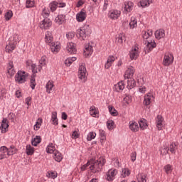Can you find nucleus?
Returning <instances> with one entry per match:
<instances>
[{
	"mask_svg": "<svg viewBox=\"0 0 182 182\" xmlns=\"http://www.w3.org/2000/svg\"><path fill=\"white\" fill-rule=\"evenodd\" d=\"M50 15V11H49V9L48 7H45L43 9L42 16L43 18H48Z\"/></svg>",
	"mask_w": 182,
	"mask_h": 182,
	"instance_id": "50",
	"label": "nucleus"
},
{
	"mask_svg": "<svg viewBox=\"0 0 182 182\" xmlns=\"http://www.w3.org/2000/svg\"><path fill=\"white\" fill-rule=\"evenodd\" d=\"M0 160H4V159H7L9 156V151L6 146H1L0 148Z\"/></svg>",
	"mask_w": 182,
	"mask_h": 182,
	"instance_id": "16",
	"label": "nucleus"
},
{
	"mask_svg": "<svg viewBox=\"0 0 182 182\" xmlns=\"http://www.w3.org/2000/svg\"><path fill=\"white\" fill-rule=\"evenodd\" d=\"M30 83L31 87L33 90V89H35V87L36 86V81H35V75L31 77Z\"/></svg>",
	"mask_w": 182,
	"mask_h": 182,
	"instance_id": "58",
	"label": "nucleus"
},
{
	"mask_svg": "<svg viewBox=\"0 0 182 182\" xmlns=\"http://www.w3.org/2000/svg\"><path fill=\"white\" fill-rule=\"evenodd\" d=\"M91 32L90 26L85 24L80 29L77 30V36L80 41H86V38L90 35Z\"/></svg>",
	"mask_w": 182,
	"mask_h": 182,
	"instance_id": "3",
	"label": "nucleus"
},
{
	"mask_svg": "<svg viewBox=\"0 0 182 182\" xmlns=\"http://www.w3.org/2000/svg\"><path fill=\"white\" fill-rule=\"evenodd\" d=\"M126 39V37H124V33H120L118 34V36L116 38V42L117 45H123V41Z\"/></svg>",
	"mask_w": 182,
	"mask_h": 182,
	"instance_id": "32",
	"label": "nucleus"
},
{
	"mask_svg": "<svg viewBox=\"0 0 182 182\" xmlns=\"http://www.w3.org/2000/svg\"><path fill=\"white\" fill-rule=\"evenodd\" d=\"M124 81H119L117 84L114 85V90L116 92H122L124 89Z\"/></svg>",
	"mask_w": 182,
	"mask_h": 182,
	"instance_id": "22",
	"label": "nucleus"
},
{
	"mask_svg": "<svg viewBox=\"0 0 182 182\" xmlns=\"http://www.w3.org/2000/svg\"><path fill=\"white\" fill-rule=\"evenodd\" d=\"M154 35L156 39L160 40L166 36V31L163 29H159L155 31Z\"/></svg>",
	"mask_w": 182,
	"mask_h": 182,
	"instance_id": "26",
	"label": "nucleus"
},
{
	"mask_svg": "<svg viewBox=\"0 0 182 182\" xmlns=\"http://www.w3.org/2000/svg\"><path fill=\"white\" fill-rule=\"evenodd\" d=\"M1 127L2 129H4V130H6L8 127H9V124H8V119L6 118H4L1 123Z\"/></svg>",
	"mask_w": 182,
	"mask_h": 182,
	"instance_id": "55",
	"label": "nucleus"
},
{
	"mask_svg": "<svg viewBox=\"0 0 182 182\" xmlns=\"http://www.w3.org/2000/svg\"><path fill=\"white\" fill-rule=\"evenodd\" d=\"M169 150L171 151V153H176V150H177V144L176 142L172 143L170 146H169Z\"/></svg>",
	"mask_w": 182,
	"mask_h": 182,
	"instance_id": "53",
	"label": "nucleus"
},
{
	"mask_svg": "<svg viewBox=\"0 0 182 182\" xmlns=\"http://www.w3.org/2000/svg\"><path fill=\"white\" fill-rule=\"evenodd\" d=\"M174 61V56L171 53H166L164 57L163 65L164 66H170Z\"/></svg>",
	"mask_w": 182,
	"mask_h": 182,
	"instance_id": "7",
	"label": "nucleus"
},
{
	"mask_svg": "<svg viewBox=\"0 0 182 182\" xmlns=\"http://www.w3.org/2000/svg\"><path fill=\"white\" fill-rule=\"evenodd\" d=\"M42 123H43V120L42 119V118H38L36 122V124L33 127V129L36 132H38V130L41 129V126H42Z\"/></svg>",
	"mask_w": 182,
	"mask_h": 182,
	"instance_id": "39",
	"label": "nucleus"
},
{
	"mask_svg": "<svg viewBox=\"0 0 182 182\" xmlns=\"http://www.w3.org/2000/svg\"><path fill=\"white\" fill-rule=\"evenodd\" d=\"M28 79V74L25 71H18L15 75V80L17 83H25Z\"/></svg>",
	"mask_w": 182,
	"mask_h": 182,
	"instance_id": "6",
	"label": "nucleus"
},
{
	"mask_svg": "<svg viewBox=\"0 0 182 182\" xmlns=\"http://www.w3.org/2000/svg\"><path fill=\"white\" fill-rule=\"evenodd\" d=\"M87 15L86 14V11L85 10H81L79 13L76 15V19L77 22H83L86 19Z\"/></svg>",
	"mask_w": 182,
	"mask_h": 182,
	"instance_id": "17",
	"label": "nucleus"
},
{
	"mask_svg": "<svg viewBox=\"0 0 182 182\" xmlns=\"http://www.w3.org/2000/svg\"><path fill=\"white\" fill-rule=\"evenodd\" d=\"M154 101V95L152 92L146 93L144 97V105L149 106Z\"/></svg>",
	"mask_w": 182,
	"mask_h": 182,
	"instance_id": "8",
	"label": "nucleus"
},
{
	"mask_svg": "<svg viewBox=\"0 0 182 182\" xmlns=\"http://www.w3.org/2000/svg\"><path fill=\"white\" fill-rule=\"evenodd\" d=\"M93 53V47L90 44H87L85 46L84 55L85 56H90Z\"/></svg>",
	"mask_w": 182,
	"mask_h": 182,
	"instance_id": "23",
	"label": "nucleus"
},
{
	"mask_svg": "<svg viewBox=\"0 0 182 182\" xmlns=\"http://www.w3.org/2000/svg\"><path fill=\"white\" fill-rule=\"evenodd\" d=\"M136 179L138 182H147V174L144 173H139L136 176Z\"/></svg>",
	"mask_w": 182,
	"mask_h": 182,
	"instance_id": "31",
	"label": "nucleus"
},
{
	"mask_svg": "<svg viewBox=\"0 0 182 182\" xmlns=\"http://www.w3.org/2000/svg\"><path fill=\"white\" fill-rule=\"evenodd\" d=\"M107 129H109V130H112L113 129H114V122H113V120L109 119L107 122Z\"/></svg>",
	"mask_w": 182,
	"mask_h": 182,
	"instance_id": "54",
	"label": "nucleus"
},
{
	"mask_svg": "<svg viewBox=\"0 0 182 182\" xmlns=\"http://www.w3.org/2000/svg\"><path fill=\"white\" fill-rule=\"evenodd\" d=\"M151 36H153V30H148L147 31H142L143 39H149Z\"/></svg>",
	"mask_w": 182,
	"mask_h": 182,
	"instance_id": "35",
	"label": "nucleus"
},
{
	"mask_svg": "<svg viewBox=\"0 0 182 182\" xmlns=\"http://www.w3.org/2000/svg\"><path fill=\"white\" fill-rule=\"evenodd\" d=\"M51 122L52 124L54 126H58L59 124V121L58 119V112H53L51 114Z\"/></svg>",
	"mask_w": 182,
	"mask_h": 182,
	"instance_id": "30",
	"label": "nucleus"
},
{
	"mask_svg": "<svg viewBox=\"0 0 182 182\" xmlns=\"http://www.w3.org/2000/svg\"><path fill=\"white\" fill-rule=\"evenodd\" d=\"M19 42V36L18 34L13 35L9 40L7 45L6 46V52L8 53H12L14 50H15V48H16V45H18Z\"/></svg>",
	"mask_w": 182,
	"mask_h": 182,
	"instance_id": "2",
	"label": "nucleus"
},
{
	"mask_svg": "<svg viewBox=\"0 0 182 182\" xmlns=\"http://www.w3.org/2000/svg\"><path fill=\"white\" fill-rule=\"evenodd\" d=\"M116 176H117V169L111 168L106 173L105 180H107V181H113Z\"/></svg>",
	"mask_w": 182,
	"mask_h": 182,
	"instance_id": "9",
	"label": "nucleus"
},
{
	"mask_svg": "<svg viewBox=\"0 0 182 182\" xmlns=\"http://www.w3.org/2000/svg\"><path fill=\"white\" fill-rule=\"evenodd\" d=\"M46 43L48 45H50L52 42L53 41V36L52 35V33L50 31H46Z\"/></svg>",
	"mask_w": 182,
	"mask_h": 182,
	"instance_id": "28",
	"label": "nucleus"
},
{
	"mask_svg": "<svg viewBox=\"0 0 182 182\" xmlns=\"http://www.w3.org/2000/svg\"><path fill=\"white\" fill-rule=\"evenodd\" d=\"M78 78L82 80V83H85L87 79V70L83 63L80 64L78 68Z\"/></svg>",
	"mask_w": 182,
	"mask_h": 182,
	"instance_id": "4",
	"label": "nucleus"
},
{
	"mask_svg": "<svg viewBox=\"0 0 182 182\" xmlns=\"http://www.w3.org/2000/svg\"><path fill=\"white\" fill-rule=\"evenodd\" d=\"M122 12L119 10H111L108 13V16L110 19L116 21V19H119L120 17Z\"/></svg>",
	"mask_w": 182,
	"mask_h": 182,
	"instance_id": "14",
	"label": "nucleus"
},
{
	"mask_svg": "<svg viewBox=\"0 0 182 182\" xmlns=\"http://www.w3.org/2000/svg\"><path fill=\"white\" fill-rule=\"evenodd\" d=\"M131 173L132 171L130 169L127 168H122L121 177H122V178H126V177H129V176H130Z\"/></svg>",
	"mask_w": 182,
	"mask_h": 182,
	"instance_id": "41",
	"label": "nucleus"
},
{
	"mask_svg": "<svg viewBox=\"0 0 182 182\" xmlns=\"http://www.w3.org/2000/svg\"><path fill=\"white\" fill-rule=\"evenodd\" d=\"M129 129L132 132L136 133V132H139V123L134 121L129 122Z\"/></svg>",
	"mask_w": 182,
	"mask_h": 182,
	"instance_id": "25",
	"label": "nucleus"
},
{
	"mask_svg": "<svg viewBox=\"0 0 182 182\" xmlns=\"http://www.w3.org/2000/svg\"><path fill=\"white\" fill-rule=\"evenodd\" d=\"M151 4H153V0H141L139 5L142 8H146L147 6H150Z\"/></svg>",
	"mask_w": 182,
	"mask_h": 182,
	"instance_id": "34",
	"label": "nucleus"
},
{
	"mask_svg": "<svg viewBox=\"0 0 182 182\" xmlns=\"http://www.w3.org/2000/svg\"><path fill=\"white\" fill-rule=\"evenodd\" d=\"M50 45V49L51 52L53 53H58L59 50H60V43L56 42V43H52Z\"/></svg>",
	"mask_w": 182,
	"mask_h": 182,
	"instance_id": "20",
	"label": "nucleus"
},
{
	"mask_svg": "<svg viewBox=\"0 0 182 182\" xmlns=\"http://www.w3.org/2000/svg\"><path fill=\"white\" fill-rule=\"evenodd\" d=\"M105 163H106V161L103 157H100L97 160H91L90 161V166L88 168L93 174L99 173V171L102 170V167L105 166Z\"/></svg>",
	"mask_w": 182,
	"mask_h": 182,
	"instance_id": "1",
	"label": "nucleus"
},
{
	"mask_svg": "<svg viewBox=\"0 0 182 182\" xmlns=\"http://www.w3.org/2000/svg\"><path fill=\"white\" fill-rule=\"evenodd\" d=\"M86 0H78V1L76 3V8H80V6H83Z\"/></svg>",
	"mask_w": 182,
	"mask_h": 182,
	"instance_id": "60",
	"label": "nucleus"
},
{
	"mask_svg": "<svg viewBox=\"0 0 182 182\" xmlns=\"http://www.w3.org/2000/svg\"><path fill=\"white\" fill-rule=\"evenodd\" d=\"M134 4L132 1H127L124 3V14H127V12H132L133 10Z\"/></svg>",
	"mask_w": 182,
	"mask_h": 182,
	"instance_id": "21",
	"label": "nucleus"
},
{
	"mask_svg": "<svg viewBox=\"0 0 182 182\" xmlns=\"http://www.w3.org/2000/svg\"><path fill=\"white\" fill-rule=\"evenodd\" d=\"M141 51L140 50V48L139 47V45H135L132 46L131 50L129 51V58L131 60H136L140 56V53Z\"/></svg>",
	"mask_w": 182,
	"mask_h": 182,
	"instance_id": "5",
	"label": "nucleus"
},
{
	"mask_svg": "<svg viewBox=\"0 0 182 182\" xmlns=\"http://www.w3.org/2000/svg\"><path fill=\"white\" fill-rule=\"evenodd\" d=\"M164 170L166 174H171L173 173V166L167 164L164 166Z\"/></svg>",
	"mask_w": 182,
	"mask_h": 182,
	"instance_id": "45",
	"label": "nucleus"
},
{
	"mask_svg": "<svg viewBox=\"0 0 182 182\" xmlns=\"http://www.w3.org/2000/svg\"><path fill=\"white\" fill-rule=\"evenodd\" d=\"M96 138V132H90L87 136V141H92L93 139Z\"/></svg>",
	"mask_w": 182,
	"mask_h": 182,
	"instance_id": "49",
	"label": "nucleus"
},
{
	"mask_svg": "<svg viewBox=\"0 0 182 182\" xmlns=\"http://www.w3.org/2000/svg\"><path fill=\"white\" fill-rule=\"evenodd\" d=\"M133 75H134V68L129 66L126 70L124 77V79H130L133 77Z\"/></svg>",
	"mask_w": 182,
	"mask_h": 182,
	"instance_id": "18",
	"label": "nucleus"
},
{
	"mask_svg": "<svg viewBox=\"0 0 182 182\" xmlns=\"http://www.w3.org/2000/svg\"><path fill=\"white\" fill-rule=\"evenodd\" d=\"M139 127L142 130H144V129H147V122L146 119H142L139 122Z\"/></svg>",
	"mask_w": 182,
	"mask_h": 182,
	"instance_id": "48",
	"label": "nucleus"
},
{
	"mask_svg": "<svg viewBox=\"0 0 182 182\" xmlns=\"http://www.w3.org/2000/svg\"><path fill=\"white\" fill-rule=\"evenodd\" d=\"M53 157L55 161H58V163H60V161H62V160L63 159V155H62V154L59 152V151H55L53 153Z\"/></svg>",
	"mask_w": 182,
	"mask_h": 182,
	"instance_id": "27",
	"label": "nucleus"
},
{
	"mask_svg": "<svg viewBox=\"0 0 182 182\" xmlns=\"http://www.w3.org/2000/svg\"><path fill=\"white\" fill-rule=\"evenodd\" d=\"M168 153V148L164 146L161 149V154H167Z\"/></svg>",
	"mask_w": 182,
	"mask_h": 182,
	"instance_id": "63",
	"label": "nucleus"
},
{
	"mask_svg": "<svg viewBox=\"0 0 182 182\" xmlns=\"http://www.w3.org/2000/svg\"><path fill=\"white\" fill-rule=\"evenodd\" d=\"M66 38L67 39H69V41H71L73 38H75V32L70 31L67 33Z\"/></svg>",
	"mask_w": 182,
	"mask_h": 182,
	"instance_id": "59",
	"label": "nucleus"
},
{
	"mask_svg": "<svg viewBox=\"0 0 182 182\" xmlns=\"http://www.w3.org/2000/svg\"><path fill=\"white\" fill-rule=\"evenodd\" d=\"M87 167H90V161H89L86 164L81 166V171L87 170Z\"/></svg>",
	"mask_w": 182,
	"mask_h": 182,
	"instance_id": "62",
	"label": "nucleus"
},
{
	"mask_svg": "<svg viewBox=\"0 0 182 182\" xmlns=\"http://www.w3.org/2000/svg\"><path fill=\"white\" fill-rule=\"evenodd\" d=\"M46 63H48V58H46V56L41 57V60H39V65L38 67V72L42 70V67L46 66Z\"/></svg>",
	"mask_w": 182,
	"mask_h": 182,
	"instance_id": "24",
	"label": "nucleus"
},
{
	"mask_svg": "<svg viewBox=\"0 0 182 182\" xmlns=\"http://www.w3.org/2000/svg\"><path fill=\"white\" fill-rule=\"evenodd\" d=\"M8 150H9L8 154H9V156H14V154H16V152L18 151V149L14 145H11L9 147V149H8Z\"/></svg>",
	"mask_w": 182,
	"mask_h": 182,
	"instance_id": "46",
	"label": "nucleus"
},
{
	"mask_svg": "<svg viewBox=\"0 0 182 182\" xmlns=\"http://www.w3.org/2000/svg\"><path fill=\"white\" fill-rule=\"evenodd\" d=\"M66 6V4L63 2H58V1H53L50 3L49 8L51 12H55L56 9L58 8H65Z\"/></svg>",
	"mask_w": 182,
	"mask_h": 182,
	"instance_id": "10",
	"label": "nucleus"
},
{
	"mask_svg": "<svg viewBox=\"0 0 182 182\" xmlns=\"http://www.w3.org/2000/svg\"><path fill=\"white\" fill-rule=\"evenodd\" d=\"M41 141H42V138H41V136H36L31 143L33 146H36L38 144H39V143H41Z\"/></svg>",
	"mask_w": 182,
	"mask_h": 182,
	"instance_id": "47",
	"label": "nucleus"
},
{
	"mask_svg": "<svg viewBox=\"0 0 182 182\" xmlns=\"http://www.w3.org/2000/svg\"><path fill=\"white\" fill-rule=\"evenodd\" d=\"M79 136H80L79 132H77V131H74L71 135V137L75 140V139H79Z\"/></svg>",
	"mask_w": 182,
	"mask_h": 182,
	"instance_id": "61",
	"label": "nucleus"
},
{
	"mask_svg": "<svg viewBox=\"0 0 182 182\" xmlns=\"http://www.w3.org/2000/svg\"><path fill=\"white\" fill-rule=\"evenodd\" d=\"M26 8H33L35 6V0H26Z\"/></svg>",
	"mask_w": 182,
	"mask_h": 182,
	"instance_id": "52",
	"label": "nucleus"
},
{
	"mask_svg": "<svg viewBox=\"0 0 182 182\" xmlns=\"http://www.w3.org/2000/svg\"><path fill=\"white\" fill-rule=\"evenodd\" d=\"M76 57H69L65 60V64L66 66H70L73 62H75Z\"/></svg>",
	"mask_w": 182,
	"mask_h": 182,
	"instance_id": "44",
	"label": "nucleus"
},
{
	"mask_svg": "<svg viewBox=\"0 0 182 182\" xmlns=\"http://www.w3.org/2000/svg\"><path fill=\"white\" fill-rule=\"evenodd\" d=\"M12 16H14V13H12V11L11 10H9L4 15L6 21H10Z\"/></svg>",
	"mask_w": 182,
	"mask_h": 182,
	"instance_id": "51",
	"label": "nucleus"
},
{
	"mask_svg": "<svg viewBox=\"0 0 182 182\" xmlns=\"http://www.w3.org/2000/svg\"><path fill=\"white\" fill-rule=\"evenodd\" d=\"M127 89H133L134 87H136V80L133 78H130L127 80Z\"/></svg>",
	"mask_w": 182,
	"mask_h": 182,
	"instance_id": "37",
	"label": "nucleus"
},
{
	"mask_svg": "<svg viewBox=\"0 0 182 182\" xmlns=\"http://www.w3.org/2000/svg\"><path fill=\"white\" fill-rule=\"evenodd\" d=\"M114 60H116V58L113 55H109L107 58V62L105 63V69H110L112 68V65H113Z\"/></svg>",
	"mask_w": 182,
	"mask_h": 182,
	"instance_id": "19",
	"label": "nucleus"
},
{
	"mask_svg": "<svg viewBox=\"0 0 182 182\" xmlns=\"http://www.w3.org/2000/svg\"><path fill=\"white\" fill-rule=\"evenodd\" d=\"M108 109H109V112L110 114H112V116H117V111L116 110V109H114V107L109 106Z\"/></svg>",
	"mask_w": 182,
	"mask_h": 182,
	"instance_id": "56",
	"label": "nucleus"
},
{
	"mask_svg": "<svg viewBox=\"0 0 182 182\" xmlns=\"http://www.w3.org/2000/svg\"><path fill=\"white\" fill-rule=\"evenodd\" d=\"M52 26V21L48 18H45L39 23V28L41 29H49Z\"/></svg>",
	"mask_w": 182,
	"mask_h": 182,
	"instance_id": "12",
	"label": "nucleus"
},
{
	"mask_svg": "<svg viewBox=\"0 0 182 182\" xmlns=\"http://www.w3.org/2000/svg\"><path fill=\"white\" fill-rule=\"evenodd\" d=\"M34 65L35 64H33V63H32V60H27L26 63V66L27 68H32V66Z\"/></svg>",
	"mask_w": 182,
	"mask_h": 182,
	"instance_id": "64",
	"label": "nucleus"
},
{
	"mask_svg": "<svg viewBox=\"0 0 182 182\" xmlns=\"http://www.w3.org/2000/svg\"><path fill=\"white\" fill-rule=\"evenodd\" d=\"M157 46V44H156V41L154 40H148L146 41V45L145 47V53H150L154 48Z\"/></svg>",
	"mask_w": 182,
	"mask_h": 182,
	"instance_id": "11",
	"label": "nucleus"
},
{
	"mask_svg": "<svg viewBox=\"0 0 182 182\" xmlns=\"http://www.w3.org/2000/svg\"><path fill=\"white\" fill-rule=\"evenodd\" d=\"M156 126L158 130H163L165 126L164 118L161 115H158L156 118Z\"/></svg>",
	"mask_w": 182,
	"mask_h": 182,
	"instance_id": "13",
	"label": "nucleus"
},
{
	"mask_svg": "<svg viewBox=\"0 0 182 182\" xmlns=\"http://www.w3.org/2000/svg\"><path fill=\"white\" fill-rule=\"evenodd\" d=\"M65 16L63 14H59L56 18H55V22L58 25H62L63 22L65 21Z\"/></svg>",
	"mask_w": 182,
	"mask_h": 182,
	"instance_id": "36",
	"label": "nucleus"
},
{
	"mask_svg": "<svg viewBox=\"0 0 182 182\" xmlns=\"http://www.w3.org/2000/svg\"><path fill=\"white\" fill-rule=\"evenodd\" d=\"M47 177H48V178H53V180H55V178L58 177V173H56V171H50L47 175Z\"/></svg>",
	"mask_w": 182,
	"mask_h": 182,
	"instance_id": "57",
	"label": "nucleus"
},
{
	"mask_svg": "<svg viewBox=\"0 0 182 182\" xmlns=\"http://www.w3.org/2000/svg\"><path fill=\"white\" fill-rule=\"evenodd\" d=\"M26 153L28 156H32L35 153V148L31 145H27L26 146Z\"/></svg>",
	"mask_w": 182,
	"mask_h": 182,
	"instance_id": "42",
	"label": "nucleus"
},
{
	"mask_svg": "<svg viewBox=\"0 0 182 182\" xmlns=\"http://www.w3.org/2000/svg\"><path fill=\"white\" fill-rule=\"evenodd\" d=\"M66 50L68 53H70V55L76 53V51H77L76 44H75L73 42L68 43Z\"/></svg>",
	"mask_w": 182,
	"mask_h": 182,
	"instance_id": "15",
	"label": "nucleus"
},
{
	"mask_svg": "<svg viewBox=\"0 0 182 182\" xmlns=\"http://www.w3.org/2000/svg\"><path fill=\"white\" fill-rule=\"evenodd\" d=\"M53 86H55L53 85V81L50 80L47 82V84L46 85V89L47 93L52 92V89H53Z\"/></svg>",
	"mask_w": 182,
	"mask_h": 182,
	"instance_id": "38",
	"label": "nucleus"
},
{
	"mask_svg": "<svg viewBox=\"0 0 182 182\" xmlns=\"http://www.w3.org/2000/svg\"><path fill=\"white\" fill-rule=\"evenodd\" d=\"M7 72L8 75L9 76L12 77L14 75H15L16 72L15 70L14 69V63H9L7 68Z\"/></svg>",
	"mask_w": 182,
	"mask_h": 182,
	"instance_id": "33",
	"label": "nucleus"
},
{
	"mask_svg": "<svg viewBox=\"0 0 182 182\" xmlns=\"http://www.w3.org/2000/svg\"><path fill=\"white\" fill-rule=\"evenodd\" d=\"M47 153H50V154H54L56 151V148L53 144H49L46 148Z\"/></svg>",
	"mask_w": 182,
	"mask_h": 182,
	"instance_id": "40",
	"label": "nucleus"
},
{
	"mask_svg": "<svg viewBox=\"0 0 182 182\" xmlns=\"http://www.w3.org/2000/svg\"><path fill=\"white\" fill-rule=\"evenodd\" d=\"M90 114L92 117H99V109L95 106H91L90 107Z\"/></svg>",
	"mask_w": 182,
	"mask_h": 182,
	"instance_id": "29",
	"label": "nucleus"
},
{
	"mask_svg": "<svg viewBox=\"0 0 182 182\" xmlns=\"http://www.w3.org/2000/svg\"><path fill=\"white\" fill-rule=\"evenodd\" d=\"M129 26H130V29H134V28H137V19H136L135 17L131 18Z\"/></svg>",
	"mask_w": 182,
	"mask_h": 182,
	"instance_id": "43",
	"label": "nucleus"
}]
</instances>
